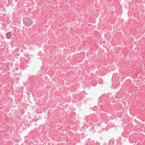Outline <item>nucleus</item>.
Wrapping results in <instances>:
<instances>
[{
	"label": "nucleus",
	"instance_id": "nucleus-1",
	"mask_svg": "<svg viewBox=\"0 0 145 145\" xmlns=\"http://www.w3.org/2000/svg\"><path fill=\"white\" fill-rule=\"evenodd\" d=\"M32 20L31 19H29L28 18L25 17L23 20V22L25 24H27L30 25L32 24Z\"/></svg>",
	"mask_w": 145,
	"mask_h": 145
},
{
	"label": "nucleus",
	"instance_id": "nucleus-2",
	"mask_svg": "<svg viewBox=\"0 0 145 145\" xmlns=\"http://www.w3.org/2000/svg\"><path fill=\"white\" fill-rule=\"evenodd\" d=\"M12 32L11 31H10L7 33L6 34V37L8 39H10V38L12 36Z\"/></svg>",
	"mask_w": 145,
	"mask_h": 145
}]
</instances>
